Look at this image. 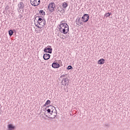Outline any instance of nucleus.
<instances>
[{
  "instance_id": "obj_1",
  "label": "nucleus",
  "mask_w": 130,
  "mask_h": 130,
  "mask_svg": "<svg viewBox=\"0 0 130 130\" xmlns=\"http://www.w3.org/2000/svg\"><path fill=\"white\" fill-rule=\"evenodd\" d=\"M59 31L63 34H67L69 32V25L66 23H61L59 27Z\"/></svg>"
},
{
  "instance_id": "obj_2",
  "label": "nucleus",
  "mask_w": 130,
  "mask_h": 130,
  "mask_svg": "<svg viewBox=\"0 0 130 130\" xmlns=\"http://www.w3.org/2000/svg\"><path fill=\"white\" fill-rule=\"evenodd\" d=\"M82 21L84 23H86V22H88L89 21V15L87 14H84L82 17Z\"/></svg>"
},
{
  "instance_id": "obj_3",
  "label": "nucleus",
  "mask_w": 130,
  "mask_h": 130,
  "mask_svg": "<svg viewBox=\"0 0 130 130\" xmlns=\"http://www.w3.org/2000/svg\"><path fill=\"white\" fill-rule=\"evenodd\" d=\"M30 3L32 6L37 7V6H39V4H40V0H30Z\"/></svg>"
},
{
  "instance_id": "obj_4",
  "label": "nucleus",
  "mask_w": 130,
  "mask_h": 130,
  "mask_svg": "<svg viewBox=\"0 0 130 130\" xmlns=\"http://www.w3.org/2000/svg\"><path fill=\"white\" fill-rule=\"evenodd\" d=\"M54 8H55V4L54 3L49 4L48 9L50 11L53 12V11H54Z\"/></svg>"
},
{
  "instance_id": "obj_5",
  "label": "nucleus",
  "mask_w": 130,
  "mask_h": 130,
  "mask_svg": "<svg viewBox=\"0 0 130 130\" xmlns=\"http://www.w3.org/2000/svg\"><path fill=\"white\" fill-rule=\"evenodd\" d=\"M44 51L48 53H52V48H51V46H48L44 49Z\"/></svg>"
},
{
  "instance_id": "obj_6",
  "label": "nucleus",
  "mask_w": 130,
  "mask_h": 130,
  "mask_svg": "<svg viewBox=\"0 0 130 130\" xmlns=\"http://www.w3.org/2000/svg\"><path fill=\"white\" fill-rule=\"evenodd\" d=\"M45 24H46L45 20L42 21L41 23L39 24V25H38V24H36V23H35L36 27H37L38 28H40V29H41V28H42L43 27H44V26H45Z\"/></svg>"
},
{
  "instance_id": "obj_7",
  "label": "nucleus",
  "mask_w": 130,
  "mask_h": 130,
  "mask_svg": "<svg viewBox=\"0 0 130 130\" xmlns=\"http://www.w3.org/2000/svg\"><path fill=\"white\" fill-rule=\"evenodd\" d=\"M44 20V19H43L42 18L39 17V16H37L35 19H34V22H35L36 21H37V24H38V25H39L40 23H42V22H43Z\"/></svg>"
},
{
  "instance_id": "obj_8",
  "label": "nucleus",
  "mask_w": 130,
  "mask_h": 130,
  "mask_svg": "<svg viewBox=\"0 0 130 130\" xmlns=\"http://www.w3.org/2000/svg\"><path fill=\"white\" fill-rule=\"evenodd\" d=\"M76 23V25L78 26H81V25H84V22H81V18L78 17L77 19L75 21Z\"/></svg>"
},
{
  "instance_id": "obj_9",
  "label": "nucleus",
  "mask_w": 130,
  "mask_h": 130,
  "mask_svg": "<svg viewBox=\"0 0 130 130\" xmlns=\"http://www.w3.org/2000/svg\"><path fill=\"white\" fill-rule=\"evenodd\" d=\"M43 58L45 60H48V59L50 58V54L47 53L44 54L43 55Z\"/></svg>"
},
{
  "instance_id": "obj_10",
  "label": "nucleus",
  "mask_w": 130,
  "mask_h": 130,
  "mask_svg": "<svg viewBox=\"0 0 130 130\" xmlns=\"http://www.w3.org/2000/svg\"><path fill=\"white\" fill-rule=\"evenodd\" d=\"M52 67L54 69H58V68L60 67V65H59V64H58L57 62H53L52 64Z\"/></svg>"
},
{
  "instance_id": "obj_11",
  "label": "nucleus",
  "mask_w": 130,
  "mask_h": 130,
  "mask_svg": "<svg viewBox=\"0 0 130 130\" xmlns=\"http://www.w3.org/2000/svg\"><path fill=\"white\" fill-rule=\"evenodd\" d=\"M8 130H14L16 129V126L12 124H9L8 125Z\"/></svg>"
},
{
  "instance_id": "obj_12",
  "label": "nucleus",
  "mask_w": 130,
  "mask_h": 130,
  "mask_svg": "<svg viewBox=\"0 0 130 130\" xmlns=\"http://www.w3.org/2000/svg\"><path fill=\"white\" fill-rule=\"evenodd\" d=\"M18 6L19 10H21V9H24L25 7L23 4V2H20L19 4H18Z\"/></svg>"
},
{
  "instance_id": "obj_13",
  "label": "nucleus",
  "mask_w": 130,
  "mask_h": 130,
  "mask_svg": "<svg viewBox=\"0 0 130 130\" xmlns=\"http://www.w3.org/2000/svg\"><path fill=\"white\" fill-rule=\"evenodd\" d=\"M56 112H53V110H52L50 113V115H51V118H54L56 116Z\"/></svg>"
},
{
  "instance_id": "obj_14",
  "label": "nucleus",
  "mask_w": 130,
  "mask_h": 130,
  "mask_svg": "<svg viewBox=\"0 0 130 130\" xmlns=\"http://www.w3.org/2000/svg\"><path fill=\"white\" fill-rule=\"evenodd\" d=\"M104 61H105V59L102 58L98 61V63H99V64H104Z\"/></svg>"
},
{
  "instance_id": "obj_15",
  "label": "nucleus",
  "mask_w": 130,
  "mask_h": 130,
  "mask_svg": "<svg viewBox=\"0 0 130 130\" xmlns=\"http://www.w3.org/2000/svg\"><path fill=\"white\" fill-rule=\"evenodd\" d=\"M68 6L69 4H68V3H67L66 2H63L62 4V7H63V9H67Z\"/></svg>"
},
{
  "instance_id": "obj_16",
  "label": "nucleus",
  "mask_w": 130,
  "mask_h": 130,
  "mask_svg": "<svg viewBox=\"0 0 130 130\" xmlns=\"http://www.w3.org/2000/svg\"><path fill=\"white\" fill-rule=\"evenodd\" d=\"M39 13L41 14L43 16H45V12H44V11L41 10L39 11Z\"/></svg>"
},
{
  "instance_id": "obj_17",
  "label": "nucleus",
  "mask_w": 130,
  "mask_h": 130,
  "mask_svg": "<svg viewBox=\"0 0 130 130\" xmlns=\"http://www.w3.org/2000/svg\"><path fill=\"white\" fill-rule=\"evenodd\" d=\"M14 34V31L12 30H10L9 31V35L10 36H12Z\"/></svg>"
},
{
  "instance_id": "obj_18",
  "label": "nucleus",
  "mask_w": 130,
  "mask_h": 130,
  "mask_svg": "<svg viewBox=\"0 0 130 130\" xmlns=\"http://www.w3.org/2000/svg\"><path fill=\"white\" fill-rule=\"evenodd\" d=\"M49 104H50V101L49 100H48L47 101L44 106H46V105H49Z\"/></svg>"
},
{
  "instance_id": "obj_19",
  "label": "nucleus",
  "mask_w": 130,
  "mask_h": 130,
  "mask_svg": "<svg viewBox=\"0 0 130 130\" xmlns=\"http://www.w3.org/2000/svg\"><path fill=\"white\" fill-rule=\"evenodd\" d=\"M47 112L49 115H50V113H51V110H50V109H47Z\"/></svg>"
},
{
  "instance_id": "obj_20",
  "label": "nucleus",
  "mask_w": 130,
  "mask_h": 130,
  "mask_svg": "<svg viewBox=\"0 0 130 130\" xmlns=\"http://www.w3.org/2000/svg\"><path fill=\"white\" fill-rule=\"evenodd\" d=\"M68 78H66L62 80V83H63V82H64V83H67V82H68Z\"/></svg>"
},
{
  "instance_id": "obj_21",
  "label": "nucleus",
  "mask_w": 130,
  "mask_h": 130,
  "mask_svg": "<svg viewBox=\"0 0 130 130\" xmlns=\"http://www.w3.org/2000/svg\"><path fill=\"white\" fill-rule=\"evenodd\" d=\"M111 14V13H107V14H105V17H106L107 18L108 17H110Z\"/></svg>"
},
{
  "instance_id": "obj_22",
  "label": "nucleus",
  "mask_w": 130,
  "mask_h": 130,
  "mask_svg": "<svg viewBox=\"0 0 130 130\" xmlns=\"http://www.w3.org/2000/svg\"><path fill=\"white\" fill-rule=\"evenodd\" d=\"M67 70H73V67H72V66H69L67 68Z\"/></svg>"
},
{
  "instance_id": "obj_23",
  "label": "nucleus",
  "mask_w": 130,
  "mask_h": 130,
  "mask_svg": "<svg viewBox=\"0 0 130 130\" xmlns=\"http://www.w3.org/2000/svg\"><path fill=\"white\" fill-rule=\"evenodd\" d=\"M57 12H60V11H59V7H58L57 8Z\"/></svg>"
},
{
  "instance_id": "obj_24",
  "label": "nucleus",
  "mask_w": 130,
  "mask_h": 130,
  "mask_svg": "<svg viewBox=\"0 0 130 130\" xmlns=\"http://www.w3.org/2000/svg\"><path fill=\"white\" fill-rule=\"evenodd\" d=\"M45 115H46V116H47V115H46V112L44 113Z\"/></svg>"
},
{
  "instance_id": "obj_25",
  "label": "nucleus",
  "mask_w": 130,
  "mask_h": 130,
  "mask_svg": "<svg viewBox=\"0 0 130 130\" xmlns=\"http://www.w3.org/2000/svg\"><path fill=\"white\" fill-rule=\"evenodd\" d=\"M62 77H66V75H62Z\"/></svg>"
},
{
  "instance_id": "obj_26",
  "label": "nucleus",
  "mask_w": 130,
  "mask_h": 130,
  "mask_svg": "<svg viewBox=\"0 0 130 130\" xmlns=\"http://www.w3.org/2000/svg\"><path fill=\"white\" fill-rule=\"evenodd\" d=\"M67 85H69V83H65V86Z\"/></svg>"
}]
</instances>
